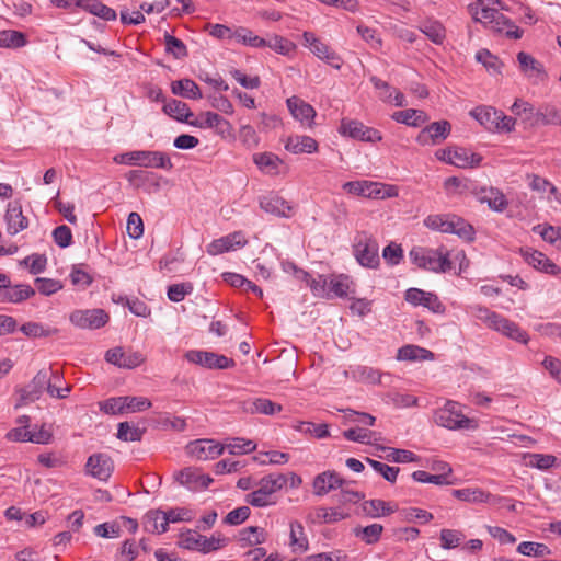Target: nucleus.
Segmentation results:
<instances>
[{
  "instance_id": "1",
  "label": "nucleus",
  "mask_w": 561,
  "mask_h": 561,
  "mask_svg": "<svg viewBox=\"0 0 561 561\" xmlns=\"http://www.w3.org/2000/svg\"><path fill=\"white\" fill-rule=\"evenodd\" d=\"M470 14L476 22L483 23L491 31L504 33L510 38H520L522 31L503 13L495 8H490L484 1L479 0L468 7Z\"/></svg>"
},
{
  "instance_id": "2",
  "label": "nucleus",
  "mask_w": 561,
  "mask_h": 561,
  "mask_svg": "<svg viewBox=\"0 0 561 561\" xmlns=\"http://www.w3.org/2000/svg\"><path fill=\"white\" fill-rule=\"evenodd\" d=\"M113 160L117 164H127L140 168L163 170H171L173 168L170 157L162 151L133 150L116 154Z\"/></svg>"
},
{
  "instance_id": "3",
  "label": "nucleus",
  "mask_w": 561,
  "mask_h": 561,
  "mask_svg": "<svg viewBox=\"0 0 561 561\" xmlns=\"http://www.w3.org/2000/svg\"><path fill=\"white\" fill-rule=\"evenodd\" d=\"M434 422L442 427L448 430H469L474 431L478 428V422L473 419L467 417L461 407L456 401H447L444 407L434 412Z\"/></svg>"
},
{
  "instance_id": "4",
  "label": "nucleus",
  "mask_w": 561,
  "mask_h": 561,
  "mask_svg": "<svg viewBox=\"0 0 561 561\" xmlns=\"http://www.w3.org/2000/svg\"><path fill=\"white\" fill-rule=\"evenodd\" d=\"M409 256L417 267L434 273H445L451 268L448 253H444L442 249L414 247Z\"/></svg>"
},
{
  "instance_id": "5",
  "label": "nucleus",
  "mask_w": 561,
  "mask_h": 561,
  "mask_svg": "<svg viewBox=\"0 0 561 561\" xmlns=\"http://www.w3.org/2000/svg\"><path fill=\"white\" fill-rule=\"evenodd\" d=\"M342 188L348 194L371 199H386L397 197L399 194L396 185L368 180L345 182Z\"/></svg>"
},
{
  "instance_id": "6",
  "label": "nucleus",
  "mask_w": 561,
  "mask_h": 561,
  "mask_svg": "<svg viewBox=\"0 0 561 561\" xmlns=\"http://www.w3.org/2000/svg\"><path fill=\"white\" fill-rule=\"evenodd\" d=\"M257 489L245 496V502L254 507H265L275 504L274 493L285 486V478L282 473L263 477Z\"/></svg>"
},
{
  "instance_id": "7",
  "label": "nucleus",
  "mask_w": 561,
  "mask_h": 561,
  "mask_svg": "<svg viewBox=\"0 0 561 561\" xmlns=\"http://www.w3.org/2000/svg\"><path fill=\"white\" fill-rule=\"evenodd\" d=\"M470 115L490 131L510 133L515 127V118L491 106H478L470 112Z\"/></svg>"
},
{
  "instance_id": "8",
  "label": "nucleus",
  "mask_w": 561,
  "mask_h": 561,
  "mask_svg": "<svg viewBox=\"0 0 561 561\" xmlns=\"http://www.w3.org/2000/svg\"><path fill=\"white\" fill-rule=\"evenodd\" d=\"M354 254L362 266L376 268L379 265L378 243L366 232L356 234Z\"/></svg>"
},
{
  "instance_id": "9",
  "label": "nucleus",
  "mask_w": 561,
  "mask_h": 561,
  "mask_svg": "<svg viewBox=\"0 0 561 561\" xmlns=\"http://www.w3.org/2000/svg\"><path fill=\"white\" fill-rule=\"evenodd\" d=\"M302 45L309 48L317 58L321 59L331 67L337 70L342 67V58L340 55L334 51L328 44L317 37L314 33L308 31L304 32Z\"/></svg>"
},
{
  "instance_id": "10",
  "label": "nucleus",
  "mask_w": 561,
  "mask_h": 561,
  "mask_svg": "<svg viewBox=\"0 0 561 561\" xmlns=\"http://www.w3.org/2000/svg\"><path fill=\"white\" fill-rule=\"evenodd\" d=\"M339 131L342 136H346L356 140L376 142L381 140V135L377 129L365 126L356 119L343 118Z\"/></svg>"
},
{
  "instance_id": "11",
  "label": "nucleus",
  "mask_w": 561,
  "mask_h": 561,
  "mask_svg": "<svg viewBox=\"0 0 561 561\" xmlns=\"http://www.w3.org/2000/svg\"><path fill=\"white\" fill-rule=\"evenodd\" d=\"M69 320L79 329L95 330L107 323L108 314L102 309L75 310Z\"/></svg>"
},
{
  "instance_id": "12",
  "label": "nucleus",
  "mask_w": 561,
  "mask_h": 561,
  "mask_svg": "<svg viewBox=\"0 0 561 561\" xmlns=\"http://www.w3.org/2000/svg\"><path fill=\"white\" fill-rule=\"evenodd\" d=\"M225 446L214 439H196L186 445V453L197 460H209L219 457Z\"/></svg>"
},
{
  "instance_id": "13",
  "label": "nucleus",
  "mask_w": 561,
  "mask_h": 561,
  "mask_svg": "<svg viewBox=\"0 0 561 561\" xmlns=\"http://www.w3.org/2000/svg\"><path fill=\"white\" fill-rule=\"evenodd\" d=\"M451 125L447 121H438L424 127L416 137L421 146H435L442 144L450 134Z\"/></svg>"
},
{
  "instance_id": "14",
  "label": "nucleus",
  "mask_w": 561,
  "mask_h": 561,
  "mask_svg": "<svg viewBox=\"0 0 561 561\" xmlns=\"http://www.w3.org/2000/svg\"><path fill=\"white\" fill-rule=\"evenodd\" d=\"M49 381V369L39 370L32 381L21 390L20 400L16 403V408L30 404L36 400H38L44 390H46V385Z\"/></svg>"
},
{
  "instance_id": "15",
  "label": "nucleus",
  "mask_w": 561,
  "mask_h": 561,
  "mask_svg": "<svg viewBox=\"0 0 561 561\" xmlns=\"http://www.w3.org/2000/svg\"><path fill=\"white\" fill-rule=\"evenodd\" d=\"M105 359L117 367L127 369L136 368L145 362V357L140 352H125L122 347L108 350L105 354Z\"/></svg>"
},
{
  "instance_id": "16",
  "label": "nucleus",
  "mask_w": 561,
  "mask_h": 561,
  "mask_svg": "<svg viewBox=\"0 0 561 561\" xmlns=\"http://www.w3.org/2000/svg\"><path fill=\"white\" fill-rule=\"evenodd\" d=\"M247 244V239L240 231H236L224 236L219 239L211 241L207 245V253L209 255H219L225 252L233 251Z\"/></svg>"
},
{
  "instance_id": "17",
  "label": "nucleus",
  "mask_w": 561,
  "mask_h": 561,
  "mask_svg": "<svg viewBox=\"0 0 561 561\" xmlns=\"http://www.w3.org/2000/svg\"><path fill=\"white\" fill-rule=\"evenodd\" d=\"M113 461L105 454H94L88 458L85 469L87 473L100 481H106L113 472Z\"/></svg>"
},
{
  "instance_id": "18",
  "label": "nucleus",
  "mask_w": 561,
  "mask_h": 561,
  "mask_svg": "<svg viewBox=\"0 0 561 561\" xmlns=\"http://www.w3.org/2000/svg\"><path fill=\"white\" fill-rule=\"evenodd\" d=\"M259 205L265 213L278 217H289L293 209L287 201L275 193L261 196Z\"/></svg>"
},
{
  "instance_id": "19",
  "label": "nucleus",
  "mask_w": 561,
  "mask_h": 561,
  "mask_svg": "<svg viewBox=\"0 0 561 561\" xmlns=\"http://www.w3.org/2000/svg\"><path fill=\"white\" fill-rule=\"evenodd\" d=\"M286 104L295 119L308 127L312 126L316 117V110L310 104L298 96L287 99Z\"/></svg>"
},
{
  "instance_id": "20",
  "label": "nucleus",
  "mask_w": 561,
  "mask_h": 561,
  "mask_svg": "<svg viewBox=\"0 0 561 561\" xmlns=\"http://www.w3.org/2000/svg\"><path fill=\"white\" fill-rule=\"evenodd\" d=\"M347 482L343 480L335 471H325L318 474L312 483L313 493L318 496H322L329 493L331 490L343 488Z\"/></svg>"
},
{
  "instance_id": "21",
  "label": "nucleus",
  "mask_w": 561,
  "mask_h": 561,
  "mask_svg": "<svg viewBox=\"0 0 561 561\" xmlns=\"http://www.w3.org/2000/svg\"><path fill=\"white\" fill-rule=\"evenodd\" d=\"M492 330L500 332L508 339L516 342L527 344L529 337L526 331L519 328L515 322L499 316L497 320L493 322Z\"/></svg>"
},
{
  "instance_id": "22",
  "label": "nucleus",
  "mask_w": 561,
  "mask_h": 561,
  "mask_svg": "<svg viewBox=\"0 0 561 561\" xmlns=\"http://www.w3.org/2000/svg\"><path fill=\"white\" fill-rule=\"evenodd\" d=\"M318 148L317 140L307 135H293L285 141V149L294 154L314 153Z\"/></svg>"
},
{
  "instance_id": "23",
  "label": "nucleus",
  "mask_w": 561,
  "mask_h": 561,
  "mask_svg": "<svg viewBox=\"0 0 561 561\" xmlns=\"http://www.w3.org/2000/svg\"><path fill=\"white\" fill-rule=\"evenodd\" d=\"M561 126V112L553 104H542L536 110L531 126Z\"/></svg>"
},
{
  "instance_id": "24",
  "label": "nucleus",
  "mask_w": 561,
  "mask_h": 561,
  "mask_svg": "<svg viewBox=\"0 0 561 561\" xmlns=\"http://www.w3.org/2000/svg\"><path fill=\"white\" fill-rule=\"evenodd\" d=\"M35 295V290L25 284L11 286V283L5 284V287L0 291V300L3 302L19 304Z\"/></svg>"
},
{
  "instance_id": "25",
  "label": "nucleus",
  "mask_w": 561,
  "mask_h": 561,
  "mask_svg": "<svg viewBox=\"0 0 561 561\" xmlns=\"http://www.w3.org/2000/svg\"><path fill=\"white\" fill-rule=\"evenodd\" d=\"M242 409L244 412L250 414H265L273 415L283 410V407L278 403H275L266 398H256L250 399L242 403Z\"/></svg>"
},
{
  "instance_id": "26",
  "label": "nucleus",
  "mask_w": 561,
  "mask_h": 561,
  "mask_svg": "<svg viewBox=\"0 0 561 561\" xmlns=\"http://www.w3.org/2000/svg\"><path fill=\"white\" fill-rule=\"evenodd\" d=\"M517 60L519 62L522 71L529 79H533L536 82L545 80L546 72L542 68V65L539 61H537L533 56H530L527 53L520 51L517 55Z\"/></svg>"
},
{
  "instance_id": "27",
  "label": "nucleus",
  "mask_w": 561,
  "mask_h": 561,
  "mask_svg": "<svg viewBox=\"0 0 561 561\" xmlns=\"http://www.w3.org/2000/svg\"><path fill=\"white\" fill-rule=\"evenodd\" d=\"M7 231L14 236L28 226V220L23 216L22 207L18 204L9 205L5 213Z\"/></svg>"
},
{
  "instance_id": "28",
  "label": "nucleus",
  "mask_w": 561,
  "mask_h": 561,
  "mask_svg": "<svg viewBox=\"0 0 561 561\" xmlns=\"http://www.w3.org/2000/svg\"><path fill=\"white\" fill-rule=\"evenodd\" d=\"M328 290L329 294H332V298H344L348 294H353L355 291L353 280L344 274L330 275Z\"/></svg>"
},
{
  "instance_id": "29",
  "label": "nucleus",
  "mask_w": 561,
  "mask_h": 561,
  "mask_svg": "<svg viewBox=\"0 0 561 561\" xmlns=\"http://www.w3.org/2000/svg\"><path fill=\"white\" fill-rule=\"evenodd\" d=\"M524 257L529 265L538 271L551 275L560 273V268L548 256L539 251H525Z\"/></svg>"
},
{
  "instance_id": "30",
  "label": "nucleus",
  "mask_w": 561,
  "mask_h": 561,
  "mask_svg": "<svg viewBox=\"0 0 561 561\" xmlns=\"http://www.w3.org/2000/svg\"><path fill=\"white\" fill-rule=\"evenodd\" d=\"M396 510L397 506L391 505V503L379 499L368 500L362 503L363 513L370 518H380L383 516H389L392 513H394Z\"/></svg>"
},
{
  "instance_id": "31",
  "label": "nucleus",
  "mask_w": 561,
  "mask_h": 561,
  "mask_svg": "<svg viewBox=\"0 0 561 561\" xmlns=\"http://www.w3.org/2000/svg\"><path fill=\"white\" fill-rule=\"evenodd\" d=\"M253 162L263 173L268 175H277L279 167L283 164V160L272 152L253 154Z\"/></svg>"
},
{
  "instance_id": "32",
  "label": "nucleus",
  "mask_w": 561,
  "mask_h": 561,
  "mask_svg": "<svg viewBox=\"0 0 561 561\" xmlns=\"http://www.w3.org/2000/svg\"><path fill=\"white\" fill-rule=\"evenodd\" d=\"M482 161V157L473 153L466 148H454L451 154V164L457 168H474Z\"/></svg>"
},
{
  "instance_id": "33",
  "label": "nucleus",
  "mask_w": 561,
  "mask_h": 561,
  "mask_svg": "<svg viewBox=\"0 0 561 561\" xmlns=\"http://www.w3.org/2000/svg\"><path fill=\"white\" fill-rule=\"evenodd\" d=\"M171 91L182 98L199 100L203 98L199 87L191 79L176 80L171 83Z\"/></svg>"
},
{
  "instance_id": "34",
  "label": "nucleus",
  "mask_w": 561,
  "mask_h": 561,
  "mask_svg": "<svg viewBox=\"0 0 561 561\" xmlns=\"http://www.w3.org/2000/svg\"><path fill=\"white\" fill-rule=\"evenodd\" d=\"M480 201L486 203L492 210L499 213L503 211L508 205L505 195L494 187L482 188Z\"/></svg>"
},
{
  "instance_id": "35",
  "label": "nucleus",
  "mask_w": 561,
  "mask_h": 561,
  "mask_svg": "<svg viewBox=\"0 0 561 561\" xmlns=\"http://www.w3.org/2000/svg\"><path fill=\"white\" fill-rule=\"evenodd\" d=\"M289 545L294 552L301 553L308 550V539L302 524L298 520H293L290 523Z\"/></svg>"
},
{
  "instance_id": "36",
  "label": "nucleus",
  "mask_w": 561,
  "mask_h": 561,
  "mask_svg": "<svg viewBox=\"0 0 561 561\" xmlns=\"http://www.w3.org/2000/svg\"><path fill=\"white\" fill-rule=\"evenodd\" d=\"M144 527L152 534L165 533L168 529V518H165L164 512L159 510L149 511L145 515Z\"/></svg>"
},
{
  "instance_id": "37",
  "label": "nucleus",
  "mask_w": 561,
  "mask_h": 561,
  "mask_svg": "<svg viewBox=\"0 0 561 561\" xmlns=\"http://www.w3.org/2000/svg\"><path fill=\"white\" fill-rule=\"evenodd\" d=\"M397 358L399 360H432L434 354L423 347L416 345H405L398 350Z\"/></svg>"
},
{
  "instance_id": "38",
  "label": "nucleus",
  "mask_w": 561,
  "mask_h": 561,
  "mask_svg": "<svg viewBox=\"0 0 561 561\" xmlns=\"http://www.w3.org/2000/svg\"><path fill=\"white\" fill-rule=\"evenodd\" d=\"M163 112L176 121L187 124L191 122L190 117L193 116V113L187 104L179 100H171L164 103Z\"/></svg>"
},
{
  "instance_id": "39",
  "label": "nucleus",
  "mask_w": 561,
  "mask_h": 561,
  "mask_svg": "<svg viewBox=\"0 0 561 561\" xmlns=\"http://www.w3.org/2000/svg\"><path fill=\"white\" fill-rule=\"evenodd\" d=\"M392 118L398 123L413 127H419L427 121V116L423 111L414 108L396 112Z\"/></svg>"
},
{
  "instance_id": "40",
  "label": "nucleus",
  "mask_w": 561,
  "mask_h": 561,
  "mask_svg": "<svg viewBox=\"0 0 561 561\" xmlns=\"http://www.w3.org/2000/svg\"><path fill=\"white\" fill-rule=\"evenodd\" d=\"M81 9L105 21H115L117 18L114 9L103 4L99 0H83Z\"/></svg>"
},
{
  "instance_id": "41",
  "label": "nucleus",
  "mask_w": 561,
  "mask_h": 561,
  "mask_svg": "<svg viewBox=\"0 0 561 561\" xmlns=\"http://www.w3.org/2000/svg\"><path fill=\"white\" fill-rule=\"evenodd\" d=\"M204 538L205 536L196 530L187 529L180 534L178 545L183 549L202 552Z\"/></svg>"
},
{
  "instance_id": "42",
  "label": "nucleus",
  "mask_w": 561,
  "mask_h": 561,
  "mask_svg": "<svg viewBox=\"0 0 561 561\" xmlns=\"http://www.w3.org/2000/svg\"><path fill=\"white\" fill-rule=\"evenodd\" d=\"M125 176L129 184L136 188L146 187L148 185H154L156 187H159V183L154 181L156 176L151 172L135 169L128 171Z\"/></svg>"
},
{
  "instance_id": "43",
  "label": "nucleus",
  "mask_w": 561,
  "mask_h": 561,
  "mask_svg": "<svg viewBox=\"0 0 561 561\" xmlns=\"http://www.w3.org/2000/svg\"><path fill=\"white\" fill-rule=\"evenodd\" d=\"M234 38L238 43H241L243 45L254 47V48H261L266 47V39L255 35L252 31L245 27H238L233 31Z\"/></svg>"
},
{
  "instance_id": "44",
  "label": "nucleus",
  "mask_w": 561,
  "mask_h": 561,
  "mask_svg": "<svg viewBox=\"0 0 561 561\" xmlns=\"http://www.w3.org/2000/svg\"><path fill=\"white\" fill-rule=\"evenodd\" d=\"M380 450L385 451V459L398 463L414 462L417 460V456L407 449H398L392 447L380 446Z\"/></svg>"
},
{
  "instance_id": "45",
  "label": "nucleus",
  "mask_w": 561,
  "mask_h": 561,
  "mask_svg": "<svg viewBox=\"0 0 561 561\" xmlns=\"http://www.w3.org/2000/svg\"><path fill=\"white\" fill-rule=\"evenodd\" d=\"M20 330L28 337H47L59 332L57 328L45 327L38 322H26Z\"/></svg>"
},
{
  "instance_id": "46",
  "label": "nucleus",
  "mask_w": 561,
  "mask_h": 561,
  "mask_svg": "<svg viewBox=\"0 0 561 561\" xmlns=\"http://www.w3.org/2000/svg\"><path fill=\"white\" fill-rule=\"evenodd\" d=\"M420 30L435 44H442L446 37L445 27L438 21H425Z\"/></svg>"
},
{
  "instance_id": "47",
  "label": "nucleus",
  "mask_w": 561,
  "mask_h": 561,
  "mask_svg": "<svg viewBox=\"0 0 561 561\" xmlns=\"http://www.w3.org/2000/svg\"><path fill=\"white\" fill-rule=\"evenodd\" d=\"M383 531V527L380 524H371L365 527H356L354 534L360 538L367 545H374L378 542Z\"/></svg>"
},
{
  "instance_id": "48",
  "label": "nucleus",
  "mask_w": 561,
  "mask_h": 561,
  "mask_svg": "<svg viewBox=\"0 0 561 561\" xmlns=\"http://www.w3.org/2000/svg\"><path fill=\"white\" fill-rule=\"evenodd\" d=\"M517 552L523 556L543 558L551 554L550 548L541 542L523 541L517 546Z\"/></svg>"
},
{
  "instance_id": "49",
  "label": "nucleus",
  "mask_w": 561,
  "mask_h": 561,
  "mask_svg": "<svg viewBox=\"0 0 561 561\" xmlns=\"http://www.w3.org/2000/svg\"><path fill=\"white\" fill-rule=\"evenodd\" d=\"M26 37L22 32L4 30L0 32V47L20 48L25 46Z\"/></svg>"
},
{
  "instance_id": "50",
  "label": "nucleus",
  "mask_w": 561,
  "mask_h": 561,
  "mask_svg": "<svg viewBox=\"0 0 561 561\" xmlns=\"http://www.w3.org/2000/svg\"><path fill=\"white\" fill-rule=\"evenodd\" d=\"M453 495L460 501L473 502V503L488 502L491 496L489 493H485L484 491H482L480 489L454 490Z\"/></svg>"
},
{
  "instance_id": "51",
  "label": "nucleus",
  "mask_w": 561,
  "mask_h": 561,
  "mask_svg": "<svg viewBox=\"0 0 561 561\" xmlns=\"http://www.w3.org/2000/svg\"><path fill=\"white\" fill-rule=\"evenodd\" d=\"M239 540L243 545H260L265 541V531L263 528L250 526L240 531Z\"/></svg>"
},
{
  "instance_id": "52",
  "label": "nucleus",
  "mask_w": 561,
  "mask_h": 561,
  "mask_svg": "<svg viewBox=\"0 0 561 561\" xmlns=\"http://www.w3.org/2000/svg\"><path fill=\"white\" fill-rule=\"evenodd\" d=\"M366 461L371 466V468L379 473L386 481L390 483H394L397 481L398 474L400 472V468L391 467L378 460L366 458Z\"/></svg>"
},
{
  "instance_id": "53",
  "label": "nucleus",
  "mask_w": 561,
  "mask_h": 561,
  "mask_svg": "<svg viewBox=\"0 0 561 561\" xmlns=\"http://www.w3.org/2000/svg\"><path fill=\"white\" fill-rule=\"evenodd\" d=\"M225 448L232 455H242L254 451L256 449V444L253 440L236 437L230 439Z\"/></svg>"
},
{
  "instance_id": "54",
  "label": "nucleus",
  "mask_w": 561,
  "mask_h": 561,
  "mask_svg": "<svg viewBox=\"0 0 561 561\" xmlns=\"http://www.w3.org/2000/svg\"><path fill=\"white\" fill-rule=\"evenodd\" d=\"M511 111L514 115L522 117L524 122H528L531 126V122L535 118L536 110L534 106L522 99H517L511 106Z\"/></svg>"
},
{
  "instance_id": "55",
  "label": "nucleus",
  "mask_w": 561,
  "mask_h": 561,
  "mask_svg": "<svg viewBox=\"0 0 561 561\" xmlns=\"http://www.w3.org/2000/svg\"><path fill=\"white\" fill-rule=\"evenodd\" d=\"M185 358L193 364L201 365L202 367L214 369V353L206 351L191 350L185 353Z\"/></svg>"
},
{
  "instance_id": "56",
  "label": "nucleus",
  "mask_w": 561,
  "mask_h": 561,
  "mask_svg": "<svg viewBox=\"0 0 561 561\" xmlns=\"http://www.w3.org/2000/svg\"><path fill=\"white\" fill-rule=\"evenodd\" d=\"M412 479L421 483H433L436 485H451L454 481L447 479L445 474H431L423 470H417L412 473Z\"/></svg>"
},
{
  "instance_id": "57",
  "label": "nucleus",
  "mask_w": 561,
  "mask_h": 561,
  "mask_svg": "<svg viewBox=\"0 0 561 561\" xmlns=\"http://www.w3.org/2000/svg\"><path fill=\"white\" fill-rule=\"evenodd\" d=\"M343 436L351 442H357L362 444H370L373 439H376V433L362 427H353L344 431Z\"/></svg>"
},
{
  "instance_id": "58",
  "label": "nucleus",
  "mask_w": 561,
  "mask_h": 561,
  "mask_svg": "<svg viewBox=\"0 0 561 561\" xmlns=\"http://www.w3.org/2000/svg\"><path fill=\"white\" fill-rule=\"evenodd\" d=\"M329 276L318 275L317 278L310 277L309 284H307L313 296L323 299H332V294L328 290Z\"/></svg>"
},
{
  "instance_id": "59",
  "label": "nucleus",
  "mask_w": 561,
  "mask_h": 561,
  "mask_svg": "<svg viewBox=\"0 0 561 561\" xmlns=\"http://www.w3.org/2000/svg\"><path fill=\"white\" fill-rule=\"evenodd\" d=\"M449 215H430L424 219V225L432 230L448 233L451 230Z\"/></svg>"
},
{
  "instance_id": "60",
  "label": "nucleus",
  "mask_w": 561,
  "mask_h": 561,
  "mask_svg": "<svg viewBox=\"0 0 561 561\" xmlns=\"http://www.w3.org/2000/svg\"><path fill=\"white\" fill-rule=\"evenodd\" d=\"M451 230L448 233H455L463 239L473 240V229L462 218L450 216Z\"/></svg>"
},
{
  "instance_id": "61",
  "label": "nucleus",
  "mask_w": 561,
  "mask_h": 561,
  "mask_svg": "<svg viewBox=\"0 0 561 561\" xmlns=\"http://www.w3.org/2000/svg\"><path fill=\"white\" fill-rule=\"evenodd\" d=\"M164 44L167 51L172 54L176 59H181L187 56V48L185 44L169 33L164 34Z\"/></svg>"
},
{
  "instance_id": "62",
  "label": "nucleus",
  "mask_w": 561,
  "mask_h": 561,
  "mask_svg": "<svg viewBox=\"0 0 561 561\" xmlns=\"http://www.w3.org/2000/svg\"><path fill=\"white\" fill-rule=\"evenodd\" d=\"M199 470L195 468H185L175 476L176 481L192 490L198 489Z\"/></svg>"
},
{
  "instance_id": "63",
  "label": "nucleus",
  "mask_w": 561,
  "mask_h": 561,
  "mask_svg": "<svg viewBox=\"0 0 561 561\" xmlns=\"http://www.w3.org/2000/svg\"><path fill=\"white\" fill-rule=\"evenodd\" d=\"M266 42V46L280 55H289L296 49L295 43L279 35H274Z\"/></svg>"
},
{
  "instance_id": "64",
  "label": "nucleus",
  "mask_w": 561,
  "mask_h": 561,
  "mask_svg": "<svg viewBox=\"0 0 561 561\" xmlns=\"http://www.w3.org/2000/svg\"><path fill=\"white\" fill-rule=\"evenodd\" d=\"M142 436V431L138 427L131 426L128 422L118 424L117 438L124 442H139Z\"/></svg>"
}]
</instances>
